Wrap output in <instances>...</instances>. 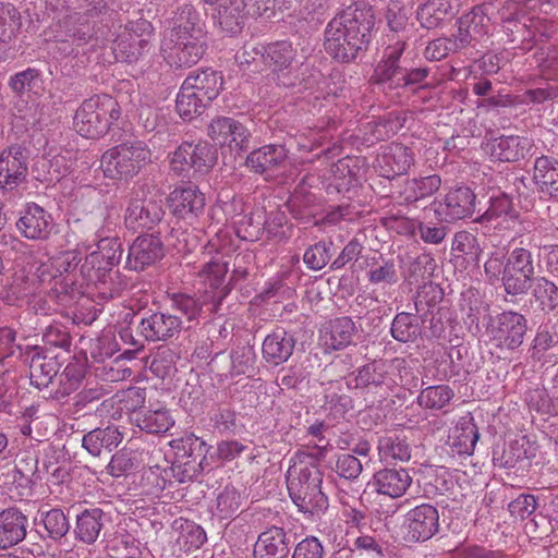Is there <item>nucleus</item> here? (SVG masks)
<instances>
[{
  "label": "nucleus",
  "instance_id": "1",
  "mask_svg": "<svg viewBox=\"0 0 558 558\" xmlns=\"http://www.w3.org/2000/svg\"><path fill=\"white\" fill-rule=\"evenodd\" d=\"M374 26L375 16L371 8L355 3L342 9L325 28V51L339 62L354 61L360 52L367 50Z\"/></svg>",
  "mask_w": 558,
  "mask_h": 558
},
{
  "label": "nucleus",
  "instance_id": "2",
  "mask_svg": "<svg viewBox=\"0 0 558 558\" xmlns=\"http://www.w3.org/2000/svg\"><path fill=\"white\" fill-rule=\"evenodd\" d=\"M228 272L226 263L219 260H210L206 263L199 276L204 278L206 289L201 299H195L189 294L178 293L172 296V308L180 312L189 322L196 319L204 307L210 314H220L222 304L228 296L230 289L223 284L225 277Z\"/></svg>",
  "mask_w": 558,
  "mask_h": 558
},
{
  "label": "nucleus",
  "instance_id": "3",
  "mask_svg": "<svg viewBox=\"0 0 558 558\" xmlns=\"http://www.w3.org/2000/svg\"><path fill=\"white\" fill-rule=\"evenodd\" d=\"M323 474L315 464H294L287 474L289 495L300 511L314 513L326 509L327 497L322 492Z\"/></svg>",
  "mask_w": 558,
  "mask_h": 558
},
{
  "label": "nucleus",
  "instance_id": "4",
  "mask_svg": "<svg viewBox=\"0 0 558 558\" xmlns=\"http://www.w3.org/2000/svg\"><path fill=\"white\" fill-rule=\"evenodd\" d=\"M151 160V151L141 141L123 142L101 156V168L111 179H130L136 175Z\"/></svg>",
  "mask_w": 558,
  "mask_h": 558
},
{
  "label": "nucleus",
  "instance_id": "5",
  "mask_svg": "<svg viewBox=\"0 0 558 558\" xmlns=\"http://www.w3.org/2000/svg\"><path fill=\"white\" fill-rule=\"evenodd\" d=\"M295 58V50L288 41H277L266 49L265 59L277 72V84L284 87H298L299 90L313 88L318 82L320 73L303 69L300 73L293 74L288 70Z\"/></svg>",
  "mask_w": 558,
  "mask_h": 558
},
{
  "label": "nucleus",
  "instance_id": "6",
  "mask_svg": "<svg viewBox=\"0 0 558 558\" xmlns=\"http://www.w3.org/2000/svg\"><path fill=\"white\" fill-rule=\"evenodd\" d=\"M130 324L136 319L137 332L149 342L167 341L177 337L183 327L180 316L162 311L133 313Z\"/></svg>",
  "mask_w": 558,
  "mask_h": 558
},
{
  "label": "nucleus",
  "instance_id": "7",
  "mask_svg": "<svg viewBox=\"0 0 558 558\" xmlns=\"http://www.w3.org/2000/svg\"><path fill=\"white\" fill-rule=\"evenodd\" d=\"M29 151L21 144H12L0 151V189L5 192L15 190L26 182L28 175Z\"/></svg>",
  "mask_w": 558,
  "mask_h": 558
},
{
  "label": "nucleus",
  "instance_id": "8",
  "mask_svg": "<svg viewBox=\"0 0 558 558\" xmlns=\"http://www.w3.org/2000/svg\"><path fill=\"white\" fill-rule=\"evenodd\" d=\"M217 149L207 142H184L173 154L172 169L183 172L186 167L199 174L207 173L217 162Z\"/></svg>",
  "mask_w": 558,
  "mask_h": 558
},
{
  "label": "nucleus",
  "instance_id": "9",
  "mask_svg": "<svg viewBox=\"0 0 558 558\" xmlns=\"http://www.w3.org/2000/svg\"><path fill=\"white\" fill-rule=\"evenodd\" d=\"M520 3L514 0H507L499 10L501 17L502 39L512 49L529 50L532 48L535 32L525 22L518 17Z\"/></svg>",
  "mask_w": 558,
  "mask_h": 558
},
{
  "label": "nucleus",
  "instance_id": "10",
  "mask_svg": "<svg viewBox=\"0 0 558 558\" xmlns=\"http://www.w3.org/2000/svg\"><path fill=\"white\" fill-rule=\"evenodd\" d=\"M476 196L464 185L451 189L442 201H434V211L440 221L454 222L471 217L475 210Z\"/></svg>",
  "mask_w": 558,
  "mask_h": 558
},
{
  "label": "nucleus",
  "instance_id": "11",
  "mask_svg": "<svg viewBox=\"0 0 558 558\" xmlns=\"http://www.w3.org/2000/svg\"><path fill=\"white\" fill-rule=\"evenodd\" d=\"M159 233H144L132 242L125 262L128 269L143 271L162 259L165 246Z\"/></svg>",
  "mask_w": 558,
  "mask_h": 558
},
{
  "label": "nucleus",
  "instance_id": "12",
  "mask_svg": "<svg viewBox=\"0 0 558 558\" xmlns=\"http://www.w3.org/2000/svg\"><path fill=\"white\" fill-rule=\"evenodd\" d=\"M214 25L222 33L235 35L245 23V3L243 0H202Z\"/></svg>",
  "mask_w": 558,
  "mask_h": 558
},
{
  "label": "nucleus",
  "instance_id": "13",
  "mask_svg": "<svg viewBox=\"0 0 558 558\" xmlns=\"http://www.w3.org/2000/svg\"><path fill=\"white\" fill-rule=\"evenodd\" d=\"M439 527L438 510L427 504L411 509L404 521V539L416 543L432 538Z\"/></svg>",
  "mask_w": 558,
  "mask_h": 558
},
{
  "label": "nucleus",
  "instance_id": "14",
  "mask_svg": "<svg viewBox=\"0 0 558 558\" xmlns=\"http://www.w3.org/2000/svg\"><path fill=\"white\" fill-rule=\"evenodd\" d=\"M165 216L162 204L155 199H132L124 215L128 230L143 232L157 227Z\"/></svg>",
  "mask_w": 558,
  "mask_h": 558
},
{
  "label": "nucleus",
  "instance_id": "15",
  "mask_svg": "<svg viewBox=\"0 0 558 558\" xmlns=\"http://www.w3.org/2000/svg\"><path fill=\"white\" fill-rule=\"evenodd\" d=\"M526 330V318L522 314L505 311L496 317L492 335L501 348L514 350L523 343Z\"/></svg>",
  "mask_w": 558,
  "mask_h": 558
},
{
  "label": "nucleus",
  "instance_id": "16",
  "mask_svg": "<svg viewBox=\"0 0 558 558\" xmlns=\"http://www.w3.org/2000/svg\"><path fill=\"white\" fill-rule=\"evenodd\" d=\"M94 242L96 243L97 251L89 255L90 264L98 263L105 266H117L123 254L122 242L116 233V223L105 220L104 225L95 232Z\"/></svg>",
  "mask_w": 558,
  "mask_h": 558
},
{
  "label": "nucleus",
  "instance_id": "17",
  "mask_svg": "<svg viewBox=\"0 0 558 558\" xmlns=\"http://www.w3.org/2000/svg\"><path fill=\"white\" fill-rule=\"evenodd\" d=\"M98 104L99 95H95L84 100L75 112L73 126L83 137L97 138L109 129V122L102 119Z\"/></svg>",
  "mask_w": 558,
  "mask_h": 558
},
{
  "label": "nucleus",
  "instance_id": "18",
  "mask_svg": "<svg viewBox=\"0 0 558 558\" xmlns=\"http://www.w3.org/2000/svg\"><path fill=\"white\" fill-rule=\"evenodd\" d=\"M16 229L28 240H46L49 238L53 222L52 217L41 206L31 203L21 211Z\"/></svg>",
  "mask_w": 558,
  "mask_h": 558
},
{
  "label": "nucleus",
  "instance_id": "19",
  "mask_svg": "<svg viewBox=\"0 0 558 558\" xmlns=\"http://www.w3.org/2000/svg\"><path fill=\"white\" fill-rule=\"evenodd\" d=\"M414 165L412 149L400 143H390L377 157V170L387 179H395L409 171Z\"/></svg>",
  "mask_w": 558,
  "mask_h": 558
},
{
  "label": "nucleus",
  "instance_id": "20",
  "mask_svg": "<svg viewBox=\"0 0 558 558\" xmlns=\"http://www.w3.org/2000/svg\"><path fill=\"white\" fill-rule=\"evenodd\" d=\"M287 151L282 146L265 145L254 149L246 157V166L265 180H271L276 172L283 169L287 163Z\"/></svg>",
  "mask_w": 558,
  "mask_h": 558
},
{
  "label": "nucleus",
  "instance_id": "21",
  "mask_svg": "<svg viewBox=\"0 0 558 558\" xmlns=\"http://www.w3.org/2000/svg\"><path fill=\"white\" fill-rule=\"evenodd\" d=\"M533 141L525 136H500L485 144V151L492 158L502 162H515L531 154Z\"/></svg>",
  "mask_w": 558,
  "mask_h": 558
},
{
  "label": "nucleus",
  "instance_id": "22",
  "mask_svg": "<svg viewBox=\"0 0 558 558\" xmlns=\"http://www.w3.org/2000/svg\"><path fill=\"white\" fill-rule=\"evenodd\" d=\"M61 31L58 37L62 45L59 49L68 54H78V47L86 45L95 35L94 25H92L83 15L74 14L68 16L60 25Z\"/></svg>",
  "mask_w": 558,
  "mask_h": 558
},
{
  "label": "nucleus",
  "instance_id": "23",
  "mask_svg": "<svg viewBox=\"0 0 558 558\" xmlns=\"http://www.w3.org/2000/svg\"><path fill=\"white\" fill-rule=\"evenodd\" d=\"M291 539L283 527L272 525L258 535L254 558H288Z\"/></svg>",
  "mask_w": 558,
  "mask_h": 558
},
{
  "label": "nucleus",
  "instance_id": "24",
  "mask_svg": "<svg viewBox=\"0 0 558 558\" xmlns=\"http://www.w3.org/2000/svg\"><path fill=\"white\" fill-rule=\"evenodd\" d=\"M296 339L283 328H277L266 336L262 345L264 360L271 365L278 366L287 362L295 348Z\"/></svg>",
  "mask_w": 558,
  "mask_h": 558
},
{
  "label": "nucleus",
  "instance_id": "25",
  "mask_svg": "<svg viewBox=\"0 0 558 558\" xmlns=\"http://www.w3.org/2000/svg\"><path fill=\"white\" fill-rule=\"evenodd\" d=\"M166 43L169 51L165 57L171 66L191 68L195 65L205 53L204 39H169Z\"/></svg>",
  "mask_w": 558,
  "mask_h": 558
},
{
  "label": "nucleus",
  "instance_id": "26",
  "mask_svg": "<svg viewBox=\"0 0 558 558\" xmlns=\"http://www.w3.org/2000/svg\"><path fill=\"white\" fill-rule=\"evenodd\" d=\"M169 202L173 214L183 219L197 217L205 208V195L196 185L175 189Z\"/></svg>",
  "mask_w": 558,
  "mask_h": 558
},
{
  "label": "nucleus",
  "instance_id": "27",
  "mask_svg": "<svg viewBox=\"0 0 558 558\" xmlns=\"http://www.w3.org/2000/svg\"><path fill=\"white\" fill-rule=\"evenodd\" d=\"M88 280L94 284V294L104 301L119 296L126 286L119 269L111 266H93Z\"/></svg>",
  "mask_w": 558,
  "mask_h": 558
},
{
  "label": "nucleus",
  "instance_id": "28",
  "mask_svg": "<svg viewBox=\"0 0 558 558\" xmlns=\"http://www.w3.org/2000/svg\"><path fill=\"white\" fill-rule=\"evenodd\" d=\"M27 517L16 508L0 512V549L21 543L27 533Z\"/></svg>",
  "mask_w": 558,
  "mask_h": 558
},
{
  "label": "nucleus",
  "instance_id": "29",
  "mask_svg": "<svg viewBox=\"0 0 558 558\" xmlns=\"http://www.w3.org/2000/svg\"><path fill=\"white\" fill-rule=\"evenodd\" d=\"M411 484L412 476L405 469H383L373 476L376 492L391 498L403 496Z\"/></svg>",
  "mask_w": 558,
  "mask_h": 558
},
{
  "label": "nucleus",
  "instance_id": "30",
  "mask_svg": "<svg viewBox=\"0 0 558 558\" xmlns=\"http://www.w3.org/2000/svg\"><path fill=\"white\" fill-rule=\"evenodd\" d=\"M60 371L57 356L50 355L43 349L35 348L29 362V378L38 389L48 388Z\"/></svg>",
  "mask_w": 558,
  "mask_h": 558
},
{
  "label": "nucleus",
  "instance_id": "31",
  "mask_svg": "<svg viewBox=\"0 0 558 558\" xmlns=\"http://www.w3.org/2000/svg\"><path fill=\"white\" fill-rule=\"evenodd\" d=\"M204 31L199 22V14L191 4L178 8L173 16L170 39H204Z\"/></svg>",
  "mask_w": 558,
  "mask_h": 558
},
{
  "label": "nucleus",
  "instance_id": "32",
  "mask_svg": "<svg viewBox=\"0 0 558 558\" xmlns=\"http://www.w3.org/2000/svg\"><path fill=\"white\" fill-rule=\"evenodd\" d=\"M459 7L460 0H427L418 8L417 20L422 27L434 29L453 17Z\"/></svg>",
  "mask_w": 558,
  "mask_h": 558
},
{
  "label": "nucleus",
  "instance_id": "33",
  "mask_svg": "<svg viewBox=\"0 0 558 558\" xmlns=\"http://www.w3.org/2000/svg\"><path fill=\"white\" fill-rule=\"evenodd\" d=\"M123 439V434L114 425L97 427L83 436L82 446L94 457L110 453Z\"/></svg>",
  "mask_w": 558,
  "mask_h": 558
},
{
  "label": "nucleus",
  "instance_id": "34",
  "mask_svg": "<svg viewBox=\"0 0 558 558\" xmlns=\"http://www.w3.org/2000/svg\"><path fill=\"white\" fill-rule=\"evenodd\" d=\"M533 182L537 191L550 198H558V160L541 156L535 159Z\"/></svg>",
  "mask_w": 558,
  "mask_h": 558
},
{
  "label": "nucleus",
  "instance_id": "35",
  "mask_svg": "<svg viewBox=\"0 0 558 558\" xmlns=\"http://www.w3.org/2000/svg\"><path fill=\"white\" fill-rule=\"evenodd\" d=\"M405 363L402 359H395L390 363L386 361H373L356 369L355 388H369L387 385L388 373L391 365L399 368Z\"/></svg>",
  "mask_w": 558,
  "mask_h": 558
},
{
  "label": "nucleus",
  "instance_id": "36",
  "mask_svg": "<svg viewBox=\"0 0 558 558\" xmlns=\"http://www.w3.org/2000/svg\"><path fill=\"white\" fill-rule=\"evenodd\" d=\"M183 83L192 87L205 101H213L219 95L223 80L219 72L205 69L195 74H190Z\"/></svg>",
  "mask_w": 558,
  "mask_h": 558
},
{
  "label": "nucleus",
  "instance_id": "37",
  "mask_svg": "<svg viewBox=\"0 0 558 558\" xmlns=\"http://www.w3.org/2000/svg\"><path fill=\"white\" fill-rule=\"evenodd\" d=\"M105 512L99 508L86 509L76 518L74 529L78 541L92 545L94 544L104 527Z\"/></svg>",
  "mask_w": 558,
  "mask_h": 558
},
{
  "label": "nucleus",
  "instance_id": "38",
  "mask_svg": "<svg viewBox=\"0 0 558 558\" xmlns=\"http://www.w3.org/2000/svg\"><path fill=\"white\" fill-rule=\"evenodd\" d=\"M441 186V179L438 174L414 178L407 180L401 196L407 204H413L434 195Z\"/></svg>",
  "mask_w": 558,
  "mask_h": 558
},
{
  "label": "nucleus",
  "instance_id": "39",
  "mask_svg": "<svg viewBox=\"0 0 558 558\" xmlns=\"http://www.w3.org/2000/svg\"><path fill=\"white\" fill-rule=\"evenodd\" d=\"M14 482L21 487H32L40 481L38 457L31 451L21 453L14 465Z\"/></svg>",
  "mask_w": 558,
  "mask_h": 558
},
{
  "label": "nucleus",
  "instance_id": "40",
  "mask_svg": "<svg viewBox=\"0 0 558 558\" xmlns=\"http://www.w3.org/2000/svg\"><path fill=\"white\" fill-rule=\"evenodd\" d=\"M210 469L207 457H204V460L201 458H174L170 471L179 483H186L196 480L198 475Z\"/></svg>",
  "mask_w": 558,
  "mask_h": 558
},
{
  "label": "nucleus",
  "instance_id": "41",
  "mask_svg": "<svg viewBox=\"0 0 558 558\" xmlns=\"http://www.w3.org/2000/svg\"><path fill=\"white\" fill-rule=\"evenodd\" d=\"M112 50L118 61L133 63L149 50L145 39H136L123 33L113 41Z\"/></svg>",
  "mask_w": 558,
  "mask_h": 558
},
{
  "label": "nucleus",
  "instance_id": "42",
  "mask_svg": "<svg viewBox=\"0 0 558 558\" xmlns=\"http://www.w3.org/2000/svg\"><path fill=\"white\" fill-rule=\"evenodd\" d=\"M135 420L137 426L149 434L165 433L174 424L169 411L163 408L141 410Z\"/></svg>",
  "mask_w": 558,
  "mask_h": 558
},
{
  "label": "nucleus",
  "instance_id": "43",
  "mask_svg": "<svg viewBox=\"0 0 558 558\" xmlns=\"http://www.w3.org/2000/svg\"><path fill=\"white\" fill-rule=\"evenodd\" d=\"M209 102L183 83L177 96L175 108L181 118L191 120L199 116Z\"/></svg>",
  "mask_w": 558,
  "mask_h": 558
},
{
  "label": "nucleus",
  "instance_id": "44",
  "mask_svg": "<svg viewBox=\"0 0 558 558\" xmlns=\"http://www.w3.org/2000/svg\"><path fill=\"white\" fill-rule=\"evenodd\" d=\"M169 445L174 451V458H201L204 460L211 449V446L192 433L172 439Z\"/></svg>",
  "mask_w": 558,
  "mask_h": 558
},
{
  "label": "nucleus",
  "instance_id": "45",
  "mask_svg": "<svg viewBox=\"0 0 558 558\" xmlns=\"http://www.w3.org/2000/svg\"><path fill=\"white\" fill-rule=\"evenodd\" d=\"M453 397L454 391L447 385L428 386L420 392L417 403L424 409L441 410Z\"/></svg>",
  "mask_w": 558,
  "mask_h": 558
},
{
  "label": "nucleus",
  "instance_id": "46",
  "mask_svg": "<svg viewBox=\"0 0 558 558\" xmlns=\"http://www.w3.org/2000/svg\"><path fill=\"white\" fill-rule=\"evenodd\" d=\"M533 280H535L534 276L527 274L526 270H520L506 263L501 281L507 294L519 295L526 293L531 289Z\"/></svg>",
  "mask_w": 558,
  "mask_h": 558
},
{
  "label": "nucleus",
  "instance_id": "47",
  "mask_svg": "<svg viewBox=\"0 0 558 558\" xmlns=\"http://www.w3.org/2000/svg\"><path fill=\"white\" fill-rule=\"evenodd\" d=\"M378 451L381 459L408 461L411 449L407 440L398 435H386L378 440Z\"/></svg>",
  "mask_w": 558,
  "mask_h": 558
},
{
  "label": "nucleus",
  "instance_id": "48",
  "mask_svg": "<svg viewBox=\"0 0 558 558\" xmlns=\"http://www.w3.org/2000/svg\"><path fill=\"white\" fill-rule=\"evenodd\" d=\"M456 432L458 433L453 446L458 453L472 454L480 438L478 429L473 417H463L459 422Z\"/></svg>",
  "mask_w": 558,
  "mask_h": 558
},
{
  "label": "nucleus",
  "instance_id": "49",
  "mask_svg": "<svg viewBox=\"0 0 558 558\" xmlns=\"http://www.w3.org/2000/svg\"><path fill=\"white\" fill-rule=\"evenodd\" d=\"M355 330V324L350 317L343 316L333 319L330 323L329 345L335 350L347 347L352 342Z\"/></svg>",
  "mask_w": 558,
  "mask_h": 558
},
{
  "label": "nucleus",
  "instance_id": "50",
  "mask_svg": "<svg viewBox=\"0 0 558 558\" xmlns=\"http://www.w3.org/2000/svg\"><path fill=\"white\" fill-rule=\"evenodd\" d=\"M287 207L293 218L304 225L311 223L315 217L314 196L312 194H302L295 191L289 198Z\"/></svg>",
  "mask_w": 558,
  "mask_h": 558
},
{
  "label": "nucleus",
  "instance_id": "51",
  "mask_svg": "<svg viewBox=\"0 0 558 558\" xmlns=\"http://www.w3.org/2000/svg\"><path fill=\"white\" fill-rule=\"evenodd\" d=\"M495 11L493 3L485 2L475 5L470 12L463 14L461 17L477 29L481 37L487 36L492 31V14Z\"/></svg>",
  "mask_w": 558,
  "mask_h": 558
},
{
  "label": "nucleus",
  "instance_id": "52",
  "mask_svg": "<svg viewBox=\"0 0 558 558\" xmlns=\"http://www.w3.org/2000/svg\"><path fill=\"white\" fill-rule=\"evenodd\" d=\"M21 25V15L16 8L12 4L0 3V41H11Z\"/></svg>",
  "mask_w": 558,
  "mask_h": 558
},
{
  "label": "nucleus",
  "instance_id": "53",
  "mask_svg": "<svg viewBox=\"0 0 558 558\" xmlns=\"http://www.w3.org/2000/svg\"><path fill=\"white\" fill-rule=\"evenodd\" d=\"M533 296L543 311L558 310V288L544 277L534 280Z\"/></svg>",
  "mask_w": 558,
  "mask_h": 558
},
{
  "label": "nucleus",
  "instance_id": "54",
  "mask_svg": "<svg viewBox=\"0 0 558 558\" xmlns=\"http://www.w3.org/2000/svg\"><path fill=\"white\" fill-rule=\"evenodd\" d=\"M41 521L48 536L54 541L64 537L70 530V522L61 509H51L41 513Z\"/></svg>",
  "mask_w": 558,
  "mask_h": 558
},
{
  "label": "nucleus",
  "instance_id": "55",
  "mask_svg": "<svg viewBox=\"0 0 558 558\" xmlns=\"http://www.w3.org/2000/svg\"><path fill=\"white\" fill-rule=\"evenodd\" d=\"M526 449L523 440H514L509 442L501 452L494 451L493 461L496 466L512 469L518 462L526 459Z\"/></svg>",
  "mask_w": 558,
  "mask_h": 558
},
{
  "label": "nucleus",
  "instance_id": "56",
  "mask_svg": "<svg viewBox=\"0 0 558 558\" xmlns=\"http://www.w3.org/2000/svg\"><path fill=\"white\" fill-rule=\"evenodd\" d=\"M332 242L319 241L311 245L303 254V262L312 270L323 269L331 258Z\"/></svg>",
  "mask_w": 558,
  "mask_h": 558
},
{
  "label": "nucleus",
  "instance_id": "57",
  "mask_svg": "<svg viewBox=\"0 0 558 558\" xmlns=\"http://www.w3.org/2000/svg\"><path fill=\"white\" fill-rule=\"evenodd\" d=\"M82 378L83 373L77 365H68L59 377V387L50 393V397L60 400L70 396L78 388Z\"/></svg>",
  "mask_w": 558,
  "mask_h": 558
},
{
  "label": "nucleus",
  "instance_id": "58",
  "mask_svg": "<svg viewBox=\"0 0 558 558\" xmlns=\"http://www.w3.org/2000/svg\"><path fill=\"white\" fill-rule=\"evenodd\" d=\"M256 354L252 345L236 347L231 353L232 369L238 375L251 374L255 369Z\"/></svg>",
  "mask_w": 558,
  "mask_h": 558
},
{
  "label": "nucleus",
  "instance_id": "59",
  "mask_svg": "<svg viewBox=\"0 0 558 558\" xmlns=\"http://www.w3.org/2000/svg\"><path fill=\"white\" fill-rule=\"evenodd\" d=\"M502 216L514 220L517 218V211L513 207L512 199L508 195L499 193L498 195H493L490 197L489 207L483 217L490 221Z\"/></svg>",
  "mask_w": 558,
  "mask_h": 558
},
{
  "label": "nucleus",
  "instance_id": "60",
  "mask_svg": "<svg viewBox=\"0 0 558 558\" xmlns=\"http://www.w3.org/2000/svg\"><path fill=\"white\" fill-rule=\"evenodd\" d=\"M175 353L170 349H159L153 356L149 369L159 378L172 375L175 371Z\"/></svg>",
  "mask_w": 558,
  "mask_h": 558
},
{
  "label": "nucleus",
  "instance_id": "61",
  "mask_svg": "<svg viewBox=\"0 0 558 558\" xmlns=\"http://www.w3.org/2000/svg\"><path fill=\"white\" fill-rule=\"evenodd\" d=\"M403 71L404 68L399 63L383 60L375 70L376 81L380 84H388L389 88L401 87Z\"/></svg>",
  "mask_w": 558,
  "mask_h": 558
},
{
  "label": "nucleus",
  "instance_id": "62",
  "mask_svg": "<svg viewBox=\"0 0 558 558\" xmlns=\"http://www.w3.org/2000/svg\"><path fill=\"white\" fill-rule=\"evenodd\" d=\"M233 120V118L229 117H216L210 121L207 128V135L216 145H230Z\"/></svg>",
  "mask_w": 558,
  "mask_h": 558
},
{
  "label": "nucleus",
  "instance_id": "63",
  "mask_svg": "<svg viewBox=\"0 0 558 558\" xmlns=\"http://www.w3.org/2000/svg\"><path fill=\"white\" fill-rule=\"evenodd\" d=\"M39 75L40 73L37 69L28 68L12 75L8 84L15 95L22 96L34 88Z\"/></svg>",
  "mask_w": 558,
  "mask_h": 558
},
{
  "label": "nucleus",
  "instance_id": "64",
  "mask_svg": "<svg viewBox=\"0 0 558 558\" xmlns=\"http://www.w3.org/2000/svg\"><path fill=\"white\" fill-rule=\"evenodd\" d=\"M240 493L230 485H227L217 496V509L222 517H230L241 507Z\"/></svg>",
  "mask_w": 558,
  "mask_h": 558
}]
</instances>
